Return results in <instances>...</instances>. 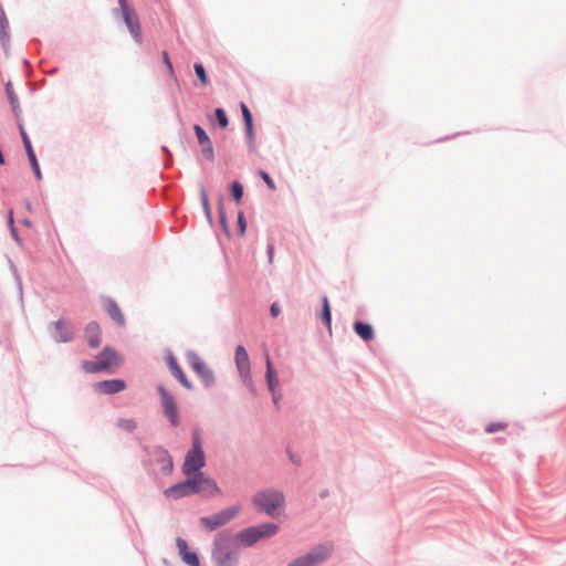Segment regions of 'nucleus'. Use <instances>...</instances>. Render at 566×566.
Returning a JSON list of instances; mask_svg holds the SVG:
<instances>
[{"label":"nucleus","instance_id":"a18cd8bd","mask_svg":"<svg viewBox=\"0 0 566 566\" xmlns=\"http://www.w3.org/2000/svg\"><path fill=\"white\" fill-rule=\"evenodd\" d=\"M287 566H308L303 555L291 560Z\"/></svg>","mask_w":566,"mask_h":566},{"label":"nucleus","instance_id":"a19ab883","mask_svg":"<svg viewBox=\"0 0 566 566\" xmlns=\"http://www.w3.org/2000/svg\"><path fill=\"white\" fill-rule=\"evenodd\" d=\"M258 174H259L260 178L265 182L266 187L270 190L276 189V185L268 171L260 169Z\"/></svg>","mask_w":566,"mask_h":566},{"label":"nucleus","instance_id":"72a5a7b5","mask_svg":"<svg viewBox=\"0 0 566 566\" xmlns=\"http://www.w3.org/2000/svg\"><path fill=\"white\" fill-rule=\"evenodd\" d=\"M247 219L243 210H239L237 213V233L241 238L245 235L247 232Z\"/></svg>","mask_w":566,"mask_h":566},{"label":"nucleus","instance_id":"58836bf2","mask_svg":"<svg viewBox=\"0 0 566 566\" xmlns=\"http://www.w3.org/2000/svg\"><path fill=\"white\" fill-rule=\"evenodd\" d=\"M200 202H201L203 212L207 210H211L209 196H208L207 189L203 184L200 185Z\"/></svg>","mask_w":566,"mask_h":566},{"label":"nucleus","instance_id":"2f4dec72","mask_svg":"<svg viewBox=\"0 0 566 566\" xmlns=\"http://www.w3.org/2000/svg\"><path fill=\"white\" fill-rule=\"evenodd\" d=\"M196 76L202 87H207L210 84L208 73L202 63L196 62L193 64Z\"/></svg>","mask_w":566,"mask_h":566},{"label":"nucleus","instance_id":"473e14b6","mask_svg":"<svg viewBox=\"0 0 566 566\" xmlns=\"http://www.w3.org/2000/svg\"><path fill=\"white\" fill-rule=\"evenodd\" d=\"M117 428L127 431L133 432L138 427V422L135 419H125L119 418L116 422Z\"/></svg>","mask_w":566,"mask_h":566},{"label":"nucleus","instance_id":"7c9ffc66","mask_svg":"<svg viewBox=\"0 0 566 566\" xmlns=\"http://www.w3.org/2000/svg\"><path fill=\"white\" fill-rule=\"evenodd\" d=\"M191 452H205L202 447V438L200 429L193 428L191 431V447L188 449Z\"/></svg>","mask_w":566,"mask_h":566},{"label":"nucleus","instance_id":"5701e85b","mask_svg":"<svg viewBox=\"0 0 566 566\" xmlns=\"http://www.w3.org/2000/svg\"><path fill=\"white\" fill-rule=\"evenodd\" d=\"M154 453L157 457L156 461L161 463L160 472L163 475H170L174 471V460L169 451L163 446H156Z\"/></svg>","mask_w":566,"mask_h":566},{"label":"nucleus","instance_id":"b1692460","mask_svg":"<svg viewBox=\"0 0 566 566\" xmlns=\"http://www.w3.org/2000/svg\"><path fill=\"white\" fill-rule=\"evenodd\" d=\"M163 495L168 500L175 501L190 496L187 479L185 478L184 480L166 488Z\"/></svg>","mask_w":566,"mask_h":566},{"label":"nucleus","instance_id":"37998d69","mask_svg":"<svg viewBox=\"0 0 566 566\" xmlns=\"http://www.w3.org/2000/svg\"><path fill=\"white\" fill-rule=\"evenodd\" d=\"M274 250H275V247H274V243H273V240L270 239L268 241V244H266V255H268V262L271 264L273 262V258H274Z\"/></svg>","mask_w":566,"mask_h":566},{"label":"nucleus","instance_id":"c756f323","mask_svg":"<svg viewBox=\"0 0 566 566\" xmlns=\"http://www.w3.org/2000/svg\"><path fill=\"white\" fill-rule=\"evenodd\" d=\"M228 190H229V196H230L231 200L235 205H240L242 202V199L244 196L243 184L237 179L232 180L228 186Z\"/></svg>","mask_w":566,"mask_h":566},{"label":"nucleus","instance_id":"5fc2aeb1","mask_svg":"<svg viewBox=\"0 0 566 566\" xmlns=\"http://www.w3.org/2000/svg\"><path fill=\"white\" fill-rule=\"evenodd\" d=\"M56 71H57V69L55 67V69H53L50 73H51V74H53V73H55Z\"/></svg>","mask_w":566,"mask_h":566},{"label":"nucleus","instance_id":"49530a36","mask_svg":"<svg viewBox=\"0 0 566 566\" xmlns=\"http://www.w3.org/2000/svg\"><path fill=\"white\" fill-rule=\"evenodd\" d=\"M10 234H11L12 239L17 242L18 245H20V247L23 245V240L21 239V237L19 234L18 228L11 229Z\"/></svg>","mask_w":566,"mask_h":566},{"label":"nucleus","instance_id":"3c124183","mask_svg":"<svg viewBox=\"0 0 566 566\" xmlns=\"http://www.w3.org/2000/svg\"><path fill=\"white\" fill-rule=\"evenodd\" d=\"M318 495H319V497H321L322 500H324V499H326V497H328V496H329V490H328V489H323V490H321V492H319V494H318Z\"/></svg>","mask_w":566,"mask_h":566},{"label":"nucleus","instance_id":"603ef678","mask_svg":"<svg viewBox=\"0 0 566 566\" xmlns=\"http://www.w3.org/2000/svg\"><path fill=\"white\" fill-rule=\"evenodd\" d=\"M22 223H23L25 227H31V224H32V223H31V220H30V219H28V218H24V219L22 220Z\"/></svg>","mask_w":566,"mask_h":566},{"label":"nucleus","instance_id":"864d4df0","mask_svg":"<svg viewBox=\"0 0 566 566\" xmlns=\"http://www.w3.org/2000/svg\"><path fill=\"white\" fill-rule=\"evenodd\" d=\"M23 64H24V65H30L29 60H28V59H24V60H23Z\"/></svg>","mask_w":566,"mask_h":566},{"label":"nucleus","instance_id":"1a4fd4ad","mask_svg":"<svg viewBox=\"0 0 566 566\" xmlns=\"http://www.w3.org/2000/svg\"><path fill=\"white\" fill-rule=\"evenodd\" d=\"M120 11L122 18L125 25L128 29L129 34L134 39L137 44L143 43V33L139 18L136 13L135 8L129 3L128 0H117Z\"/></svg>","mask_w":566,"mask_h":566},{"label":"nucleus","instance_id":"4c0bfd02","mask_svg":"<svg viewBox=\"0 0 566 566\" xmlns=\"http://www.w3.org/2000/svg\"><path fill=\"white\" fill-rule=\"evenodd\" d=\"M507 428V423L503 421H494L486 424L484 431L486 433H494L497 431H503Z\"/></svg>","mask_w":566,"mask_h":566},{"label":"nucleus","instance_id":"cd10ccee","mask_svg":"<svg viewBox=\"0 0 566 566\" xmlns=\"http://www.w3.org/2000/svg\"><path fill=\"white\" fill-rule=\"evenodd\" d=\"M319 319L326 329L332 333V306L327 295L323 294L321 298Z\"/></svg>","mask_w":566,"mask_h":566},{"label":"nucleus","instance_id":"e433bc0d","mask_svg":"<svg viewBox=\"0 0 566 566\" xmlns=\"http://www.w3.org/2000/svg\"><path fill=\"white\" fill-rule=\"evenodd\" d=\"M10 107H11L12 115L17 122L18 129L20 130V127L24 126V125H23V119H22V109L20 107L19 101L14 102L13 104H10Z\"/></svg>","mask_w":566,"mask_h":566},{"label":"nucleus","instance_id":"9b49d317","mask_svg":"<svg viewBox=\"0 0 566 566\" xmlns=\"http://www.w3.org/2000/svg\"><path fill=\"white\" fill-rule=\"evenodd\" d=\"M207 465L205 452L187 451L185 454L184 463L181 465L182 474H199L205 473L202 469Z\"/></svg>","mask_w":566,"mask_h":566},{"label":"nucleus","instance_id":"4468645a","mask_svg":"<svg viewBox=\"0 0 566 566\" xmlns=\"http://www.w3.org/2000/svg\"><path fill=\"white\" fill-rule=\"evenodd\" d=\"M240 108H241V114H242V119H243V125H244V134H245L248 148L250 151H255L256 143H255V129H254L253 115L245 103L241 102Z\"/></svg>","mask_w":566,"mask_h":566},{"label":"nucleus","instance_id":"6ab92c4d","mask_svg":"<svg viewBox=\"0 0 566 566\" xmlns=\"http://www.w3.org/2000/svg\"><path fill=\"white\" fill-rule=\"evenodd\" d=\"M101 300L103 310L107 313V315L116 323L118 327H124L126 325V318L118 303L111 296H102Z\"/></svg>","mask_w":566,"mask_h":566},{"label":"nucleus","instance_id":"423d86ee","mask_svg":"<svg viewBox=\"0 0 566 566\" xmlns=\"http://www.w3.org/2000/svg\"><path fill=\"white\" fill-rule=\"evenodd\" d=\"M186 358L189 367L200 379L203 387L207 389L212 388L216 385V376L207 363L195 350H188Z\"/></svg>","mask_w":566,"mask_h":566},{"label":"nucleus","instance_id":"f704fd0d","mask_svg":"<svg viewBox=\"0 0 566 566\" xmlns=\"http://www.w3.org/2000/svg\"><path fill=\"white\" fill-rule=\"evenodd\" d=\"M241 379H242V382L247 386L249 392L253 396V397H256L258 396V389L254 385V381L252 379V375H251V370H249L248 374H239Z\"/></svg>","mask_w":566,"mask_h":566},{"label":"nucleus","instance_id":"ddd939ff","mask_svg":"<svg viewBox=\"0 0 566 566\" xmlns=\"http://www.w3.org/2000/svg\"><path fill=\"white\" fill-rule=\"evenodd\" d=\"M127 382L122 378L104 379L93 384V389L98 395L112 396L124 391Z\"/></svg>","mask_w":566,"mask_h":566},{"label":"nucleus","instance_id":"09e8293b","mask_svg":"<svg viewBox=\"0 0 566 566\" xmlns=\"http://www.w3.org/2000/svg\"><path fill=\"white\" fill-rule=\"evenodd\" d=\"M280 312H281V310H280V306L277 305V303L271 304V306H270V315L272 317H276L280 314Z\"/></svg>","mask_w":566,"mask_h":566},{"label":"nucleus","instance_id":"bb28decb","mask_svg":"<svg viewBox=\"0 0 566 566\" xmlns=\"http://www.w3.org/2000/svg\"><path fill=\"white\" fill-rule=\"evenodd\" d=\"M217 209H218V219H219V224H220L221 231L226 235V238L228 240H230L232 238V232H231V228H230V224L228 221L227 211H226V207H224V198L222 195H220L218 197Z\"/></svg>","mask_w":566,"mask_h":566},{"label":"nucleus","instance_id":"f257e3e1","mask_svg":"<svg viewBox=\"0 0 566 566\" xmlns=\"http://www.w3.org/2000/svg\"><path fill=\"white\" fill-rule=\"evenodd\" d=\"M124 357L113 346L106 345L96 355L95 360H82L81 367L87 374L112 373L113 368L119 367Z\"/></svg>","mask_w":566,"mask_h":566},{"label":"nucleus","instance_id":"6e6552de","mask_svg":"<svg viewBox=\"0 0 566 566\" xmlns=\"http://www.w3.org/2000/svg\"><path fill=\"white\" fill-rule=\"evenodd\" d=\"M240 512L241 506L239 504H233L209 516L200 517V524L206 531L213 532L233 520L240 514Z\"/></svg>","mask_w":566,"mask_h":566},{"label":"nucleus","instance_id":"c9c22d12","mask_svg":"<svg viewBox=\"0 0 566 566\" xmlns=\"http://www.w3.org/2000/svg\"><path fill=\"white\" fill-rule=\"evenodd\" d=\"M161 62L165 65V67L167 69L169 76L175 82H177L178 80H177V76H176V73H175V70H174V65H172L171 59L169 56V53L167 51H163L161 52Z\"/></svg>","mask_w":566,"mask_h":566},{"label":"nucleus","instance_id":"7ed1b4c3","mask_svg":"<svg viewBox=\"0 0 566 566\" xmlns=\"http://www.w3.org/2000/svg\"><path fill=\"white\" fill-rule=\"evenodd\" d=\"M280 531V525L275 522H266L258 525L248 526L239 531L234 536L235 545L252 547L258 542L275 536Z\"/></svg>","mask_w":566,"mask_h":566},{"label":"nucleus","instance_id":"412c9836","mask_svg":"<svg viewBox=\"0 0 566 566\" xmlns=\"http://www.w3.org/2000/svg\"><path fill=\"white\" fill-rule=\"evenodd\" d=\"M10 40L11 36L9 21L6 11L2 4L0 3V45L7 59H9L11 54Z\"/></svg>","mask_w":566,"mask_h":566},{"label":"nucleus","instance_id":"c03bdc74","mask_svg":"<svg viewBox=\"0 0 566 566\" xmlns=\"http://www.w3.org/2000/svg\"><path fill=\"white\" fill-rule=\"evenodd\" d=\"M161 151L167 155V158L165 159L164 163V166L167 168L172 164V156L168 147L165 145L161 146Z\"/></svg>","mask_w":566,"mask_h":566},{"label":"nucleus","instance_id":"f3484780","mask_svg":"<svg viewBox=\"0 0 566 566\" xmlns=\"http://www.w3.org/2000/svg\"><path fill=\"white\" fill-rule=\"evenodd\" d=\"M176 547L178 549V556L184 564L187 566H200L201 558L196 549H191L186 539L182 537L176 538Z\"/></svg>","mask_w":566,"mask_h":566},{"label":"nucleus","instance_id":"a878e982","mask_svg":"<svg viewBox=\"0 0 566 566\" xmlns=\"http://www.w3.org/2000/svg\"><path fill=\"white\" fill-rule=\"evenodd\" d=\"M353 331L364 342L368 343L375 339L374 326L368 322L356 319L353 323Z\"/></svg>","mask_w":566,"mask_h":566},{"label":"nucleus","instance_id":"0eeeda50","mask_svg":"<svg viewBox=\"0 0 566 566\" xmlns=\"http://www.w3.org/2000/svg\"><path fill=\"white\" fill-rule=\"evenodd\" d=\"M156 390L159 395L164 416L167 418L171 427H178L180 424V416L175 396L165 387L164 384H158Z\"/></svg>","mask_w":566,"mask_h":566},{"label":"nucleus","instance_id":"20e7f679","mask_svg":"<svg viewBox=\"0 0 566 566\" xmlns=\"http://www.w3.org/2000/svg\"><path fill=\"white\" fill-rule=\"evenodd\" d=\"M233 536L221 532L213 539L211 559L217 566H239V552L232 549Z\"/></svg>","mask_w":566,"mask_h":566},{"label":"nucleus","instance_id":"79ce46f5","mask_svg":"<svg viewBox=\"0 0 566 566\" xmlns=\"http://www.w3.org/2000/svg\"><path fill=\"white\" fill-rule=\"evenodd\" d=\"M285 451H286V454H287L289 460L291 461V463H293L296 467H301L302 465V458L300 455L295 454L293 452V450L291 449V447H286Z\"/></svg>","mask_w":566,"mask_h":566},{"label":"nucleus","instance_id":"de8ad7c7","mask_svg":"<svg viewBox=\"0 0 566 566\" xmlns=\"http://www.w3.org/2000/svg\"><path fill=\"white\" fill-rule=\"evenodd\" d=\"M7 223H8L9 231L11 229H13V228H17L15 222H14V217H13V210L12 209H10L9 212H8Z\"/></svg>","mask_w":566,"mask_h":566},{"label":"nucleus","instance_id":"ea45409f","mask_svg":"<svg viewBox=\"0 0 566 566\" xmlns=\"http://www.w3.org/2000/svg\"><path fill=\"white\" fill-rule=\"evenodd\" d=\"M4 92H6V95H7L9 104H13L14 102L19 101L18 95L14 92V88H13V85H12L11 81H8L4 84Z\"/></svg>","mask_w":566,"mask_h":566},{"label":"nucleus","instance_id":"f8f14e48","mask_svg":"<svg viewBox=\"0 0 566 566\" xmlns=\"http://www.w3.org/2000/svg\"><path fill=\"white\" fill-rule=\"evenodd\" d=\"M165 361L171 376L187 390H193L195 386L192 381L188 379L182 367L178 363V359L170 350H168V354L165 357Z\"/></svg>","mask_w":566,"mask_h":566},{"label":"nucleus","instance_id":"9d476101","mask_svg":"<svg viewBox=\"0 0 566 566\" xmlns=\"http://www.w3.org/2000/svg\"><path fill=\"white\" fill-rule=\"evenodd\" d=\"M265 384L271 394L272 402H273L275 409L280 410V408H281L280 402L283 398V394L280 388V380H279L277 371L274 368V365L269 355H266V359H265Z\"/></svg>","mask_w":566,"mask_h":566},{"label":"nucleus","instance_id":"dca6fc26","mask_svg":"<svg viewBox=\"0 0 566 566\" xmlns=\"http://www.w3.org/2000/svg\"><path fill=\"white\" fill-rule=\"evenodd\" d=\"M53 329V339L56 343H70L74 339V327L63 317L51 323Z\"/></svg>","mask_w":566,"mask_h":566},{"label":"nucleus","instance_id":"393cba45","mask_svg":"<svg viewBox=\"0 0 566 566\" xmlns=\"http://www.w3.org/2000/svg\"><path fill=\"white\" fill-rule=\"evenodd\" d=\"M234 361L239 374H248L251 370L249 354L242 344L235 347Z\"/></svg>","mask_w":566,"mask_h":566},{"label":"nucleus","instance_id":"4be33fe9","mask_svg":"<svg viewBox=\"0 0 566 566\" xmlns=\"http://www.w3.org/2000/svg\"><path fill=\"white\" fill-rule=\"evenodd\" d=\"M84 335L90 348L96 349L102 343V328L97 321H90L84 327Z\"/></svg>","mask_w":566,"mask_h":566},{"label":"nucleus","instance_id":"f03ea898","mask_svg":"<svg viewBox=\"0 0 566 566\" xmlns=\"http://www.w3.org/2000/svg\"><path fill=\"white\" fill-rule=\"evenodd\" d=\"M258 511L271 517L281 515L285 511V495L283 491L268 488L259 491L252 499Z\"/></svg>","mask_w":566,"mask_h":566},{"label":"nucleus","instance_id":"a211bd4d","mask_svg":"<svg viewBox=\"0 0 566 566\" xmlns=\"http://www.w3.org/2000/svg\"><path fill=\"white\" fill-rule=\"evenodd\" d=\"M193 132L197 137V142L200 146V150L206 160L213 163L214 161V150L212 146V142L205 130V128L200 124H193Z\"/></svg>","mask_w":566,"mask_h":566},{"label":"nucleus","instance_id":"8fccbe9b","mask_svg":"<svg viewBox=\"0 0 566 566\" xmlns=\"http://www.w3.org/2000/svg\"><path fill=\"white\" fill-rule=\"evenodd\" d=\"M205 213V217L208 221V223L212 227L213 226V216H212V210H207L203 212Z\"/></svg>","mask_w":566,"mask_h":566},{"label":"nucleus","instance_id":"c85d7f7f","mask_svg":"<svg viewBox=\"0 0 566 566\" xmlns=\"http://www.w3.org/2000/svg\"><path fill=\"white\" fill-rule=\"evenodd\" d=\"M212 126H218L221 129H226L229 126V117L223 107H216L213 115L209 116Z\"/></svg>","mask_w":566,"mask_h":566},{"label":"nucleus","instance_id":"2eb2a0df","mask_svg":"<svg viewBox=\"0 0 566 566\" xmlns=\"http://www.w3.org/2000/svg\"><path fill=\"white\" fill-rule=\"evenodd\" d=\"M19 134H20L22 144H23V147H24L28 160L30 163L31 170H32L35 179L38 181H40L42 179L41 168H40V165H39V161H38V158H36L35 151H34V148L32 146L31 139H30V137H29L24 126L20 127V133Z\"/></svg>","mask_w":566,"mask_h":566},{"label":"nucleus","instance_id":"aec40b11","mask_svg":"<svg viewBox=\"0 0 566 566\" xmlns=\"http://www.w3.org/2000/svg\"><path fill=\"white\" fill-rule=\"evenodd\" d=\"M332 545L318 544L303 556L308 566H317L327 559L332 553Z\"/></svg>","mask_w":566,"mask_h":566},{"label":"nucleus","instance_id":"39448f33","mask_svg":"<svg viewBox=\"0 0 566 566\" xmlns=\"http://www.w3.org/2000/svg\"><path fill=\"white\" fill-rule=\"evenodd\" d=\"M188 482L189 494L197 495L202 494L203 496L214 497L222 494V490L217 484L216 480L206 473L199 474H184Z\"/></svg>","mask_w":566,"mask_h":566}]
</instances>
